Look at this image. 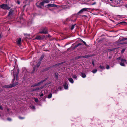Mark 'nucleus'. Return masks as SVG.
Returning <instances> with one entry per match:
<instances>
[{
	"mask_svg": "<svg viewBox=\"0 0 127 127\" xmlns=\"http://www.w3.org/2000/svg\"><path fill=\"white\" fill-rule=\"evenodd\" d=\"M13 76H14V79H13V81H14V80H15V79L16 77H17V76L18 74H16V73L15 72H16V71H15V70H14L13 71Z\"/></svg>",
	"mask_w": 127,
	"mask_h": 127,
	"instance_id": "0eeeda50",
	"label": "nucleus"
},
{
	"mask_svg": "<svg viewBox=\"0 0 127 127\" xmlns=\"http://www.w3.org/2000/svg\"><path fill=\"white\" fill-rule=\"evenodd\" d=\"M88 8H83L81 9L78 12V13H81L83 12L86 11H87V10L88 9Z\"/></svg>",
	"mask_w": 127,
	"mask_h": 127,
	"instance_id": "1a4fd4ad",
	"label": "nucleus"
},
{
	"mask_svg": "<svg viewBox=\"0 0 127 127\" xmlns=\"http://www.w3.org/2000/svg\"><path fill=\"white\" fill-rule=\"evenodd\" d=\"M68 80L69 81L72 83H73L74 82L73 80V79L71 78H68Z\"/></svg>",
	"mask_w": 127,
	"mask_h": 127,
	"instance_id": "f8f14e48",
	"label": "nucleus"
},
{
	"mask_svg": "<svg viewBox=\"0 0 127 127\" xmlns=\"http://www.w3.org/2000/svg\"><path fill=\"white\" fill-rule=\"evenodd\" d=\"M81 76L83 78H85L86 77V75L84 73H82Z\"/></svg>",
	"mask_w": 127,
	"mask_h": 127,
	"instance_id": "2eb2a0df",
	"label": "nucleus"
},
{
	"mask_svg": "<svg viewBox=\"0 0 127 127\" xmlns=\"http://www.w3.org/2000/svg\"><path fill=\"white\" fill-rule=\"evenodd\" d=\"M7 120L9 121H11V119L10 118H7Z\"/></svg>",
	"mask_w": 127,
	"mask_h": 127,
	"instance_id": "f704fd0d",
	"label": "nucleus"
},
{
	"mask_svg": "<svg viewBox=\"0 0 127 127\" xmlns=\"http://www.w3.org/2000/svg\"><path fill=\"white\" fill-rule=\"evenodd\" d=\"M121 62L120 63V65L122 66H125V63H127L125 59H121Z\"/></svg>",
	"mask_w": 127,
	"mask_h": 127,
	"instance_id": "7ed1b4c3",
	"label": "nucleus"
},
{
	"mask_svg": "<svg viewBox=\"0 0 127 127\" xmlns=\"http://www.w3.org/2000/svg\"><path fill=\"white\" fill-rule=\"evenodd\" d=\"M64 87L65 89H67L68 88L67 84L65 83V84L64 85Z\"/></svg>",
	"mask_w": 127,
	"mask_h": 127,
	"instance_id": "ddd939ff",
	"label": "nucleus"
},
{
	"mask_svg": "<svg viewBox=\"0 0 127 127\" xmlns=\"http://www.w3.org/2000/svg\"><path fill=\"white\" fill-rule=\"evenodd\" d=\"M92 64H93V65H94L95 64H94V62L93 61L92 62Z\"/></svg>",
	"mask_w": 127,
	"mask_h": 127,
	"instance_id": "a19ab883",
	"label": "nucleus"
},
{
	"mask_svg": "<svg viewBox=\"0 0 127 127\" xmlns=\"http://www.w3.org/2000/svg\"><path fill=\"white\" fill-rule=\"evenodd\" d=\"M0 7L4 9L8 10L10 8L9 5L6 4H3L0 5Z\"/></svg>",
	"mask_w": 127,
	"mask_h": 127,
	"instance_id": "f257e3e1",
	"label": "nucleus"
},
{
	"mask_svg": "<svg viewBox=\"0 0 127 127\" xmlns=\"http://www.w3.org/2000/svg\"><path fill=\"white\" fill-rule=\"evenodd\" d=\"M125 6L127 7V5H125Z\"/></svg>",
	"mask_w": 127,
	"mask_h": 127,
	"instance_id": "a18cd8bd",
	"label": "nucleus"
},
{
	"mask_svg": "<svg viewBox=\"0 0 127 127\" xmlns=\"http://www.w3.org/2000/svg\"><path fill=\"white\" fill-rule=\"evenodd\" d=\"M75 25H72V26L71 27V30H72L74 28V26Z\"/></svg>",
	"mask_w": 127,
	"mask_h": 127,
	"instance_id": "a878e982",
	"label": "nucleus"
},
{
	"mask_svg": "<svg viewBox=\"0 0 127 127\" xmlns=\"http://www.w3.org/2000/svg\"><path fill=\"white\" fill-rule=\"evenodd\" d=\"M40 63V62H39L37 63V67H38L39 66Z\"/></svg>",
	"mask_w": 127,
	"mask_h": 127,
	"instance_id": "4be33fe9",
	"label": "nucleus"
},
{
	"mask_svg": "<svg viewBox=\"0 0 127 127\" xmlns=\"http://www.w3.org/2000/svg\"><path fill=\"white\" fill-rule=\"evenodd\" d=\"M97 71V70L96 69H95L93 70L92 71V72L93 73H95Z\"/></svg>",
	"mask_w": 127,
	"mask_h": 127,
	"instance_id": "aec40b11",
	"label": "nucleus"
},
{
	"mask_svg": "<svg viewBox=\"0 0 127 127\" xmlns=\"http://www.w3.org/2000/svg\"><path fill=\"white\" fill-rule=\"evenodd\" d=\"M19 118L20 119H23L24 118H23V117H19Z\"/></svg>",
	"mask_w": 127,
	"mask_h": 127,
	"instance_id": "473e14b6",
	"label": "nucleus"
},
{
	"mask_svg": "<svg viewBox=\"0 0 127 127\" xmlns=\"http://www.w3.org/2000/svg\"><path fill=\"white\" fill-rule=\"evenodd\" d=\"M106 68L107 69H108L109 68V66L108 65H107Z\"/></svg>",
	"mask_w": 127,
	"mask_h": 127,
	"instance_id": "c756f323",
	"label": "nucleus"
},
{
	"mask_svg": "<svg viewBox=\"0 0 127 127\" xmlns=\"http://www.w3.org/2000/svg\"><path fill=\"white\" fill-rule=\"evenodd\" d=\"M13 11L12 10H11L9 12V14L10 15H11L13 13Z\"/></svg>",
	"mask_w": 127,
	"mask_h": 127,
	"instance_id": "a211bd4d",
	"label": "nucleus"
},
{
	"mask_svg": "<svg viewBox=\"0 0 127 127\" xmlns=\"http://www.w3.org/2000/svg\"><path fill=\"white\" fill-rule=\"evenodd\" d=\"M52 95L51 94H49L48 96V98H50L52 97Z\"/></svg>",
	"mask_w": 127,
	"mask_h": 127,
	"instance_id": "b1692460",
	"label": "nucleus"
},
{
	"mask_svg": "<svg viewBox=\"0 0 127 127\" xmlns=\"http://www.w3.org/2000/svg\"><path fill=\"white\" fill-rule=\"evenodd\" d=\"M113 0H108V1L109 3H112L113 1Z\"/></svg>",
	"mask_w": 127,
	"mask_h": 127,
	"instance_id": "cd10ccee",
	"label": "nucleus"
},
{
	"mask_svg": "<svg viewBox=\"0 0 127 127\" xmlns=\"http://www.w3.org/2000/svg\"><path fill=\"white\" fill-rule=\"evenodd\" d=\"M121 58L120 57H119L118 58H117V59H119V60H121Z\"/></svg>",
	"mask_w": 127,
	"mask_h": 127,
	"instance_id": "79ce46f5",
	"label": "nucleus"
},
{
	"mask_svg": "<svg viewBox=\"0 0 127 127\" xmlns=\"http://www.w3.org/2000/svg\"><path fill=\"white\" fill-rule=\"evenodd\" d=\"M82 44V43H79L78 44H77V45H76L75 46V47H78V46H79V45H81Z\"/></svg>",
	"mask_w": 127,
	"mask_h": 127,
	"instance_id": "6ab92c4d",
	"label": "nucleus"
},
{
	"mask_svg": "<svg viewBox=\"0 0 127 127\" xmlns=\"http://www.w3.org/2000/svg\"><path fill=\"white\" fill-rule=\"evenodd\" d=\"M99 67L100 68L102 69H104V67L103 66L100 65L99 66Z\"/></svg>",
	"mask_w": 127,
	"mask_h": 127,
	"instance_id": "bb28decb",
	"label": "nucleus"
},
{
	"mask_svg": "<svg viewBox=\"0 0 127 127\" xmlns=\"http://www.w3.org/2000/svg\"><path fill=\"white\" fill-rule=\"evenodd\" d=\"M88 57V56H85L83 57V58H86Z\"/></svg>",
	"mask_w": 127,
	"mask_h": 127,
	"instance_id": "e433bc0d",
	"label": "nucleus"
},
{
	"mask_svg": "<svg viewBox=\"0 0 127 127\" xmlns=\"http://www.w3.org/2000/svg\"><path fill=\"white\" fill-rule=\"evenodd\" d=\"M88 8H83L81 9L78 12V13H81L83 12L86 11H87V10L88 9Z\"/></svg>",
	"mask_w": 127,
	"mask_h": 127,
	"instance_id": "6e6552de",
	"label": "nucleus"
},
{
	"mask_svg": "<svg viewBox=\"0 0 127 127\" xmlns=\"http://www.w3.org/2000/svg\"><path fill=\"white\" fill-rule=\"evenodd\" d=\"M7 111H9V109H7Z\"/></svg>",
	"mask_w": 127,
	"mask_h": 127,
	"instance_id": "c03bdc74",
	"label": "nucleus"
},
{
	"mask_svg": "<svg viewBox=\"0 0 127 127\" xmlns=\"http://www.w3.org/2000/svg\"><path fill=\"white\" fill-rule=\"evenodd\" d=\"M33 70H34H34H35V68H33Z\"/></svg>",
	"mask_w": 127,
	"mask_h": 127,
	"instance_id": "de8ad7c7",
	"label": "nucleus"
},
{
	"mask_svg": "<svg viewBox=\"0 0 127 127\" xmlns=\"http://www.w3.org/2000/svg\"><path fill=\"white\" fill-rule=\"evenodd\" d=\"M125 51V49H123L121 51L122 53H123Z\"/></svg>",
	"mask_w": 127,
	"mask_h": 127,
	"instance_id": "58836bf2",
	"label": "nucleus"
},
{
	"mask_svg": "<svg viewBox=\"0 0 127 127\" xmlns=\"http://www.w3.org/2000/svg\"><path fill=\"white\" fill-rule=\"evenodd\" d=\"M41 83V82H39V83H38L35 84H34L33 86H38V85H39Z\"/></svg>",
	"mask_w": 127,
	"mask_h": 127,
	"instance_id": "412c9836",
	"label": "nucleus"
},
{
	"mask_svg": "<svg viewBox=\"0 0 127 127\" xmlns=\"http://www.w3.org/2000/svg\"><path fill=\"white\" fill-rule=\"evenodd\" d=\"M0 108L2 110L3 109V108H2V107L1 106H0Z\"/></svg>",
	"mask_w": 127,
	"mask_h": 127,
	"instance_id": "ea45409f",
	"label": "nucleus"
},
{
	"mask_svg": "<svg viewBox=\"0 0 127 127\" xmlns=\"http://www.w3.org/2000/svg\"><path fill=\"white\" fill-rule=\"evenodd\" d=\"M43 1L44 3H48L49 2V0H44Z\"/></svg>",
	"mask_w": 127,
	"mask_h": 127,
	"instance_id": "f3484780",
	"label": "nucleus"
},
{
	"mask_svg": "<svg viewBox=\"0 0 127 127\" xmlns=\"http://www.w3.org/2000/svg\"><path fill=\"white\" fill-rule=\"evenodd\" d=\"M44 57V55H42L40 58V61H41L43 59V58Z\"/></svg>",
	"mask_w": 127,
	"mask_h": 127,
	"instance_id": "5701e85b",
	"label": "nucleus"
},
{
	"mask_svg": "<svg viewBox=\"0 0 127 127\" xmlns=\"http://www.w3.org/2000/svg\"><path fill=\"white\" fill-rule=\"evenodd\" d=\"M35 101L36 102H37L38 101V100L37 98H35Z\"/></svg>",
	"mask_w": 127,
	"mask_h": 127,
	"instance_id": "7c9ffc66",
	"label": "nucleus"
},
{
	"mask_svg": "<svg viewBox=\"0 0 127 127\" xmlns=\"http://www.w3.org/2000/svg\"><path fill=\"white\" fill-rule=\"evenodd\" d=\"M72 77L76 79L77 78V76L75 75H73Z\"/></svg>",
	"mask_w": 127,
	"mask_h": 127,
	"instance_id": "c85d7f7f",
	"label": "nucleus"
},
{
	"mask_svg": "<svg viewBox=\"0 0 127 127\" xmlns=\"http://www.w3.org/2000/svg\"><path fill=\"white\" fill-rule=\"evenodd\" d=\"M96 4V2H95L94 3H92V4H91V5H94L95 4Z\"/></svg>",
	"mask_w": 127,
	"mask_h": 127,
	"instance_id": "2f4dec72",
	"label": "nucleus"
},
{
	"mask_svg": "<svg viewBox=\"0 0 127 127\" xmlns=\"http://www.w3.org/2000/svg\"><path fill=\"white\" fill-rule=\"evenodd\" d=\"M43 88V87H40L39 88H37L35 90H40V89H42ZM33 91H34V90Z\"/></svg>",
	"mask_w": 127,
	"mask_h": 127,
	"instance_id": "393cba45",
	"label": "nucleus"
},
{
	"mask_svg": "<svg viewBox=\"0 0 127 127\" xmlns=\"http://www.w3.org/2000/svg\"><path fill=\"white\" fill-rule=\"evenodd\" d=\"M40 30H41V31H42V30H41V29Z\"/></svg>",
	"mask_w": 127,
	"mask_h": 127,
	"instance_id": "49530a36",
	"label": "nucleus"
},
{
	"mask_svg": "<svg viewBox=\"0 0 127 127\" xmlns=\"http://www.w3.org/2000/svg\"><path fill=\"white\" fill-rule=\"evenodd\" d=\"M118 1H117L116 2L115 1V2H116V3L117 4H119L120 3H121L123 1H125V0H118Z\"/></svg>",
	"mask_w": 127,
	"mask_h": 127,
	"instance_id": "9d476101",
	"label": "nucleus"
},
{
	"mask_svg": "<svg viewBox=\"0 0 127 127\" xmlns=\"http://www.w3.org/2000/svg\"><path fill=\"white\" fill-rule=\"evenodd\" d=\"M39 95L40 96H43V93H41L40 94V95Z\"/></svg>",
	"mask_w": 127,
	"mask_h": 127,
	"instance_id": "72a5a7b5",
	"label": "nucleus"
},
{
	"mask_svg": "<svg viewBox=\"0 0 127 127\" xmlns=\"http://www.w3.org/2000/svg\"><path fill=\"white\" fill-rule=\"evenodd\" d=\"M127 24V23L126 22L124 21V22H122L120 23H119V24H120L121 25H124V24Z\"/></svg>",
	"mask_w": 127,
	"mask_h": 127,
	"instance_id": "4468645a",
	"label": "nucleus"
},
{
	"mask_svg": "<svg viewBox=\"0 0 127 127\" xmlns=\"http://www.w3.org/2000/svg\"><path fill=\"white\" fill-rule=\"evenodd\" d=\"M44 3L43 1L42 2L39 3L37 2L36 3V5L37 7L38 8H41V6L44 5Z\"/></svg>",
	"mask_w": 127,
	"mask_h": 127,
	"instance_id": "20e7f679",
	"label": "nucleus"
},
{
	"mask_svg": "<svg viewBox=\"0 0 127 127\" xmlns=\"http://www.w3.org/2000/svg\"><path fill=\"white\" fill-rule=\"evenodd\" d=\"M32 108V109H35V107L34 106H32V107H31Z\"/></svg>",
	"mask_w": 127,
	"mask_h": 127,
	"instance_id": "c9c22d12",
	"label": "nucleus"
},
{
	"mask_svg": "<svg viewBox=\"0 0 127 127\" xmlns=\"http://www.w3.org/2000/svg\"><path fill=\"white\" fill-rule=\"evenodd\" d=\"M41 38V37L39 36H37L36 37L35 39H40Z\"/></svg>",
	"mask_w": 127,
	"mask_h": 127,
	"instance_id": "dca6fc26",
	"label": "nucleus"
},
{
	"mask_svg": "<svg viewBox=\"0 0 127 127\" xmlns=\"http://www.w3.org/2000/svg\"><path fill=\"white\" fill-rule=\"evenodd\" d=\"M17 2H18V3L19 4H20V2H19V1H17Z\"/></svg>",
	"mask_w": 127,
	"mask_h": 127,
	"instance_id": "37998d69",
	"label": "nucleus"
},
{
	"mask_svg": "<svg viewBox=\"0 0 127 127\" xmlns=\"http://www.w3.org/2000/svg\"><path fill=\"white\" fill-rule=\"evenodd\" d=\"M48 6L49 7H57V5L53 4H48L47 5H46L45 6Z\"/></svg>",
	"mask_w": 127,
	"mask_h": 127,
	"instance_id": "423d86ee",
	"label": "nucleus"
},
{
	"mask_svg": "<svg viewBox=\"0 0 127 127\" xmlns=\"http://www.w3.org/2000/svg\"><path fill=\"white\" fill-rule=\"evenodd\" d=\"M21 38H19L17 41V43L18 44L20 45L21 44Z\"/></svg>",
	"mask_w": 127,
	"mask_h": 127,
	"instance_id": "9b49d317",
	"label": "nucleus"
},
{
	"mask_svg": "<svg viewBox=\"0 0 127 127\" xmlns=\"http://www.w3.org/2000/svg\"><path fill=\"white\" fill-rule=\"evenodd\" d=\"M18 83L17 82L15 83L13 85H11V86L9 85H7L5 86V87L7 88H11L12 87H14L15 86H16L17 85H18Z\"/></svg>",
	"mask_w": 127,
	"mask_h": 127,
	"instance_id": "39448f33",
	"label": "nucleus"
},
{
	"mask_svg": "<svg viewBox=\"0 0 127 127\" xmlns=\"http://www.w3.org/2000/svg\"><path fill=\"white\" fill-rule=\"evenodd\" d=\"M82 41H83V43H84V44H85V45H86V43L85 42V41H83L82 40Z\"/></svg>",
	"mask_w": 127,
	"mask_h": 127,
	"instance_id": "4c0bfd02",
	"label": "nucleus"
},
{
	"mask_svg": "<svg viewBox=\"0 0 127 127\" xmlns=\"http://www.w3.org/2000/svg\"><path fill=\"white\" fill-rule=\"evenodd\" d=\"M41 30L42 31H41V30H40L39 32L38 33H44L46 34L47 32V28H41Z\"/></svg>",
	"mask_w": 127,
	"mask_h": 127,
	"instance_id": "f03ea898",
	"label": "nucleus"
}]
</instances>
